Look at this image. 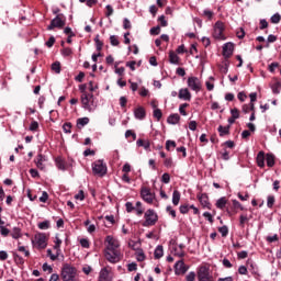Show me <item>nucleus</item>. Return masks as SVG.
Listing matches in <instances>:
<instances>
[{
	"label": "nucleus",
	"instance_id": "2eb2a0df",
	"mask_svg": "<svg viewBox=\"0 0 281 281\" xmlns=\"http://www.w3.org/2000/svg\"><path fill=\"white\" fill-rule=\"evenodd\" d=\"M98 281H113V278L111 277V271L109 270V268L104 267L100 270Z\"/></svg>",
	"mask_w": 281,
	"mask_h": 281
},
{
	"label": "nucleus",
	"instance_id": "a19ab883",
	"mask_svg": "<svg viewBox=\"0 0 281 281\" xmlns=\"http://www.w3.org/2000/svg\"><path fill=\"white\" fill-rule=\"evenodd\" d=\"M272 92L278 94L280 93V89H281V83L280 82H276L271 86Z\"/></svg>",
	"mask_w": 281,
	"mask_h": 281
},
{
	"label": "nucleus",
	"instance_id": "ea45409f",
	"mask_svg": "<svg viewBox=\"0 0 281 281\" xmlns=\"http://www.w3.org/2000/svg\"><path fill=\"white\" fill-rule=\"evenodd\" d=\"M179 210H180V214H188L190 212V205L182 204L180 205Z\"/></svg>",
	"mask_w": 281,
	"mask_h": 281
},
{
	"label": "nucleus",
	"instance_id": "0e129e2a",
	"mask_svg": "<svg viewBox=\"0 0 281 281\" xmlns=\"http://www.w3.org/2000/svg\"><path fill=\"white\" fill-rule=\"evenodd\" d=\"M75 80H76L77 82H82V80H85V72H83V71H80V72L78 74V76L75 77Z\"/></svg>",
	"mask_w": 281,
	"mask_h": 281
},
{
	"label": "nucleus",
	"instance_id": "f257e3e1",
	"mask_svg": "<svg viewBox=\"0 0 281 281\" xmlns=\"http://www.w3.org/2000/svg\"><path fill=\"white\" fill-rule=\"evenodd\" d=\"M76 276H78V271L76 270V267H74L69 263H64V266L61 268V280L63 281H78Z\"/></svg>",
	"mask_w": 281,
	"mask_h": 281
},
{
	"label": "nucleus",
	"instance_id": "e433bc0d",
	"mask_svg": "<svg viewBox=\"0 0 281 281\" xmlns=\"http://www.w3.org/2000/svg\"><path fill=\"white\" fill-rule=\"evenodd\" d=\"M110 43L113 47H117V45H120V40L117 38L116 35H111Z\"/></svg>",
	"mask_w": 281,
	"mask_h": 281
},
{
	"label": "nucleus",
	"instance_id": "69168bd1",
	"mask_svg": "<svg viewBox=\"0 0 281 281\" xmlns=\"http://www.w3.org/2000/svg\"><path fill=\"white\" fill-rule=\"evenodd\" d=\"M63 128L65 133H71V123H65Z\"/></svg>",
	"mask_w": 281,
	"mask_h": 281
},
{
	"label": "nucleus",
	"instance_id": "4c0bfd02",
	"mask_svg": "<svg viewBox=\"0 0 281 281\" xmlns=\"http://www.w3.org/2000/svg\"><path fill=\"white\" fill-rule=\"evenodd\" d=\"M60 245H63V239L59 238L58 236L55 237V246L54 249H56L57 251H60Z\"/></svg>",
	"mask_w": 281,
	"mask_h": 281
},
{
	"label": "nucleus",
	"instance_id": "6ab92c4d",
	"mask_svg": "<svg viewBox=\"0 0 281 281\" xmlns=\"http://www.w3.org/2000/svg\"><path fill=\"white\" fill-rule=\"evenodd\" d=\"M134 115L136 120H144L146 117V110L144 108L139 106L134 111Z\"/></svg>",
	"mask_w": 281,
	"mask_h": 281
},
{
	"label": "nucleus",
	"instance_id": "5701e85b",
	"mask_svg": "<svg viewBox=\"0 0 281 281\" xmlns=\"http://www.w3.org/2000/svg\"><path fill=\"white\" fill-rule=\"evenodd\" d=\"M229 128H231L229 125H227V126L220 125L217 127V131L220 133V137H225V135H229Z\"/></svg>",
	"mask_w": 281,
	"mask_h": 281
},
{
	"label": "nucleus",
	"instance_id": "052dcab7",
	"mask_svg": "<svg viewBox=\"0 0 281 281\" xmlns=\"http://www.w3.org/2000/svg\"><path fill=\"white\" fill-rule=\"evenodd\" d=\"M173 255L178 256V258H183V256H186V252L183 250H178L177 248H175Z\"/></svg>",
	"mask_w": 281,
	"mask_h": 281
},
{
	"label": "nucleus",
	"instance_id": "13d9d810",
	"mask_svg": "<svg viewBox=\"0 0 281 281\" xmlns=\"http://www.w3.org/2000/svg\"><path fill=\"white\" fill-rule=\"evenodd\" d=\"M164 165L166 166V168H172V166H175V164L172 162V158H166Z\"/></svg>",
	"mask_w": 281,
	"mask_h": 281
},
{
	"label": "nucleus",
	"instance_id": "cd10ccee",
	"mask_svg": "<svg viewBox=\"0 0 281 281\" xmlns=\"http://www.w3.org/2000/svg\"><path fill=\"white\" fill-rule=\"evenodd\" d=\"M89 124V117H81L77 120V128H85Z\"/></svg>",
	"mask_w": 281,
	"mask_h": 281
},
{
	"label": "nucleus",
	"instance_id": "de8ad7c7",
	"mask_svg": "<svg viewBox=\"0 0 281 281\" xmlns=\"http://www.w3.org/2000/svg\"><path fill=\"white\" fill-rule=\"evenodd\" d=\"M274 203H276V196L269 195L268 200H267V206L271 209V207H273Z\"/></svg>",
	"mask_w": 281,
	"mask_h": 281
},
{
	"label": "nucleus",
	"instance_id": "79ce46f5",
	"mask_svg": "<svg viewBox=\"0 0 281 281\" xmlns=\"http://www.w3.org/2000/svg\"><path fill=\"white\" fill-rule=\"evenodd\" d=\"M18 251L24 254L25 258H30V250L25 249V246H19Z\"/></svg>",
	"mask_w": 281,
	"mask_h": 281
},
{
	"label": "nucleus",
	"instance_id": "f3484780",
	"mask_svg": "<svg viewBox=\"0 0 281 281\" xmlns=\"http://www.w3.org/2000/svg\"><path fill=\"white\" fill-rule=\"evenodd\" d=\"M90 102L91 101H90L89 97L87 95V93H83L81 95V103H82L83 109H86V111H93V108L91 106Z\"/></svg>",
	"mask_w": 281,
	"mask_h": 281
},
{
	"label": "nucleus",
	"instance_id": "f704fd0d",
	"mask_svg": "<svg viewBox=\"0 0 281 281\" xmlns=\"http://www.w3.org/2000/svg\"><path fill=\"white\" fill-rule=\"evenodd\" d=\"M177 148V143L175 140H167L166 142V150H172Z\"/></svg>",
	"mask_w": 281,
	"mask_h": 281
},
{
	"label": "nucleus",
	"instance_id": "c03bdc74",
	"mask_svg": "<svg viewBox=\"0 0 281 281\" xmlns=\"http://www.w3.org/2000/svg\"><path fill=\"white\" fill-rule=\"evenodd\" d=\"M231 117L238 120V117H240V112L238 111V109L234 108L231 110Z\"/></svg>",
	"mask_w": 281,
	"mask_h": 281
},
{
	"label": "nucleus",
	"instance_id": "3c124183",
	"mask_svg": "<svg viewBox=\"0 0 281 281\" xmlns=\"http://www.w3.org/2000/svg\"><path fill=\"white\" fill-rule=\"evenodd\" d=\"M187 281H195L196 280V273L195 272H189L186 277Z\"/></svg>",
	"mask_w": 281,
	"mask_h": 281
},
{
	"label": "nucleus",
	"instance_id": "4be33fe9",
	"mask_svg": "<svg viewBox=\"0 0 281 281\" xmlns=\"http://www.w3.org/2000/svg\"><path fill=\"white\" fill-rule=\"evenodd\" d=\"M136 146L138 147H143L145 150H150V140H144L142 138H139L137 142H136Z\"/></svg>",
	"mask_w": 281,
	"mask_h": 281
},
{
	"label": "nucleus",
	"instance_id": "2f4dec72",
	"mask_svg": "<svg viewBox=\"0 0 281 281\" xmlns=\"http://www.w3.org/2000/svg\"><path fill=\"white\" fill-rule=\"evenodd\" d=\"M55 164H56L58 170H66L65 160H63V158L57 157V158L55 159Z\"/></svg>",
	"mask_w": 281,
	"mask_h": 281
},
{
	"label": "nucleus",
	"instance_id": "393cba45",
	"mask_svg": "<svg viewBox=\"0 0 281 281\" xmlns=\"http://www.w3.org/2000/svg\"><path fill=\"white\" fill-rule=\"evenodd\" d=\"M154 257L156 260H159V258H164V246L159 245L156 247L154 251Z\"/></svg>",
	"mask_w": 281,
	"mask_h": 281
},
{
	"label": "nucleus",
	"instance_id": "bf43d9fd",
	"mask_svg": "<svg viewBox=\"0 0 281 281\" xmlns=\"http://www.w3.org/2000/svg\"><path fill=\"white\" fill-rule=\"evenodd\" d=\"M54 43H56V37L50 36L46 42V47H54Z\"/></svg>",
	"mask_w": 281,
	"mask_h": 281
},
{
	"label": "nucleus",
	"instance_id": "774afa93",
	"mask_svg": "<svg viewBox=\"0 0 281 281\" xmlns=\"http://www.w3.org/2000/svg\"><path fill=\"white\" fill-rule=\"evenodd\" d=\"M38 130V122L33 121L30 125V131H37Z\"/></svg>",
	"mask_w": 281,
	"mask_h": 281
},
{
	"label": "nucleus",
	"instance_id": "9b49d317",
	"mask_svg": "<svg viewBox=\"0 0 281 281\" xmlns=\"http://www.w3.org/2000/svg\"><path fill=\"white\" fill-rule=\"evenodd\" d=\"M105 243H106V246L104 250L106 251H111L113 249H120V240H117L115 237L111 235H108L105 237Z\"/></svg>",
	"mask_w": 281,
	"mask_h": 281
},
{
	"label": "nucleus",
	"instance_id": "58836bf2",
	"mask_svg": "<svg viewBox=\"0 0 281 281\" xmlns=\"http://www.w3.org/2000/svg\"><path fill=\"white\" fill-rule=\"evenodd\" d=\"M52 70L55 71V74H60V63L59 61L53 63Z\"/></svg>",
	"mask_w": 281,
	"mask_h": 281
},
{
	"label": "nucleus",
	"instance_id": "c9c22d12",
	"mask_svg": "<svg viewBox=\"0 0 281 281\" xmlns=\"http://www.w3.org/2000/svg\"><path fill=\"white\" fill-rule=\"evenodd\" d=\"M218 232L223 238H226L227 234H229V228L224 225L218 228Z\"/></svg>",
	"mask_w": 281,
	"mask_h": 281
},
{
	"label": "nucleus",
	"instance_id": "1a4fd4ad",
	"mask_svg": "<svg viewBox=\"0 0 281 281\" xmlns=\"http://www.w3.org/2000/svg\"><path fill=\"white\" fill-rule=\"evenodd\" d=\"M33 245L37 247V249H45L47 247V236L45 233H38L35 235Z\"/></svg>",
	"mask_w": 281,
	"mask_h": 281
},
{
	"label": "nucleus",
	"instance_id": "49530a36",
	"mask_svg": "<svg viewBox=\"0 0 281 281\" xmlns=\"http://www.w3.org/2000/svg\"><path fill=\"white\" fill-rule=\"evenodd\" d=\"M270 21H271V23H280V21H281V15H280V13H276V14H273L271 18H270Z\"/></svg>",
	"mask_w": 281,
	"mask_h": 281
},
{
	"label": "nucleus",
	"instance_id": "0eeeda50",
	"mask_svg": "<svg viewBox=\"0 0 281 281\" xmlns=\"http://www.w3.org/2000/svg\"><path fill=\"white\" fill-rule=\"evenodd\" d=\"M92 172L98 175V177H104L106 175V165L102 160L94 161L92 164Z\"/></svg>",
	"mask_w": 281,
	"mask_h": 281
},
{
	"label": "nucleus",
	"instance_id": "4d7b16f0",
	"mask_svg": "<svg viewBox=\"0 0 281 281\" xmlns=\"http://www.w3.org/2000/svg\"><path fill=\"white\" fill-rule=\"evenodd\" d=\"M125 207H126V212L128 214H131V212H133V210H135V206H133V202H126Z\"/></svg>",
	"mask_w": 281,
	"mask_h": 281
},
{
	"label": "nucleus",
	"instance_id": "423d86ee",
	"mask_svg": "<svg viewBox=\"0 0 281 281\" xmlns=\"http://www.w3.org/2000/svg\"><path fill=\"white\" fill-rule=\"evenodd\" d=\"M223 32H225V24L217 21L214 25L213 37H215L216 41H225V35Z\"/></svg>",
	"mask_w": 281,
	"mask_h": 281
},
{
	"label": "nucleus",
	"instance_id": "4468645a",
	"mask_svg": "<svg viewBox=\"0 0 281 281\" xmlns=\"http://www.w3.org/2000/svg\"><path fill=\"white\" fill-rule=\"evenodd\" d=\"M179 100H184L187 102H190L192 100V93L188 88H181L178 92Z\"/></svg>",
	"mask_w": 281,
	"mask_h": 281
},
{
	"label": "nucleus",
	"instance_id": "aec40b11",
	"mask_svg": "<svg viewBox=\"0 0 281 281\" xmlns=\"http://www.w3.org/2000/svg\"><path fill=\"white\" fill-rule=\"evenodd\" d=\"M180 121H181V116L179 114H171L167 119V123L172 125L179 124Z\"/></svg>",
	"mask_w": 281,
	"mask_h": 281
},
{
	"label": "nucleus",
	"instance_id": "c85d7f7f",
	"mask_svg": "<svg viewBox=\"0 0 281 281\" xmlns=\"http://www.w3.org/2000/svg\"><path fill=\"white\" fill-rule=\"evenodd\" d=\"M13 260L16 265H25V260L16 251H12Z\"/></svg>",
	"mask_w": 281,
	"mask_h": 281
},
{
	"label": "nucleus",
	"instance_id": "a18cd8bd",
	"mask_svg": "<svg viewBox=\"0 0 281 281\" xmlns=\"http://www.w3.org/2000/svg\"><path fill=\"white\" fill-rule=\"evenodd\" d=\"M38 229H49V221H44V222H41L38 225H37Z\"/></svg>",
	"mask_w": 281,
	"mask_h": 281
},
{
	"label": "nucleus",
	"instance_id": "b1692460",
	"mask_svg": "<svg viewBox=\"0 0 281 281\" xmlns=\"http://www.w3.org/2000/svg\"><path fill=\"white\" fill-rule=\"evenodd\" d=\"M169 63H171V65H179V55H177V53L170 50L169 52Z\"/></svg>",
	"mask_w": 281,
	"mask_h": 281
},
{
	"label": "nucleus",
	"instance_id": "5fc2aeb1",
	"mask_svg": "<svg viewBox=\"0 0 281 281\" xmlns=\"http://www.w3.org/2000/svg\"><path fill=\"white\" fill-rule=\"evenodd\" d=\"M132 25H131V20H128L127 18H125L123 20V29L124 30H131Z\"/></svg>",
	"mask_w": 281,
	"mask_h": 281
},
{
	"label": "nucleus",
	"instance_id": "ddd939ff",
	"mask_svg": "<svg viewBox=\"0 0 281 281\" xmlns=\"http://www.w3.org/2000/svg\"><path fill=\"white\" fill-rule=\"evenodd\" d=\"M188 267L186 266V262H183V259L179 260L175 265V273L176 276H183L187 273Z\"/></svg>",
	"mask_w": 281,
	"mask_h": 281
},
{
	"label": "nucleus",
	"instance_id": "20e7f679",
	"mask_svg": "<svg viewBox=\"0 0 281 281\" xmlns=\"http://www.w3.org/2000/svg\"><path fill=\"white\" fill-rule=\"evenodd\" d=\"M198 281H214V277L210 272V268L206 266H201L198 269Z\"/></svg>",
	"mask_w": 281,
	"mask_h": 281
},
{
	"label": "nucleus",
	"instance_id": "6e6552de",
	"mask_svg": "<svg viewBox=\"0 0 281 281\" xmlns=\"http://www.w3.org/2000/svg\"><path fill=\"white\" fill-rule=\"evenodd\" d=\"M65 15L58 14L50 21V24L47 26V30L52 31L55 27H58V30H63V27H65Z\"/></svg>",
	"mask_w": 281,
	"mask_h": 281
},
{
	"label": "nucleus",
	"instance_id": "72a5a7b5",
	"mask_svg": "<svg viewBox=\"0 0 281 281\" xmlns=\"http://www.w3.org/2000/svg\"><path fill=\"white\" fill-rule=\"evenodd\" d=\"M11 236H12V238H15V239H19V238H21V228H19V227H14L13 229H12V232H11Z\"/></svg>",
	"mask_w": 281,
	"mask_h": 281
},
{
	"label": "nucleus",
	"instance_id": "473e14b6",
	"mask_svg": "<svg viewBox=\"0 0 281 281\" xmlns=\"http://www.w3.org/2000/svg\"><path fill=\"white\" fill-rule=\"evenodd\" d=\"M245 223H249V217L245 214L239 216V227L245 228Z\"/></svg>",
	"mask_w": 281,
	"mask_h": 281
},
{
	"label": "nucleus",
	"instance_id": "680f3d73",
	"mask_svg": "<svg viewBox=\"0 0 281 281\" xmlns=\"http://www.w3.org/2000/svg\"><path fill=\"white\" fill-rule=\"evenodd\" d=\"M162 183H170V173H164L161 177Z\"/></svg>",
	"mask_w": 281,
	"mask_h": 281
},
{
	"label": "nucleus",
	"instance_id": "338daca9",
	"mask_svg": "<svg viewBox=\"0 0 281 281\" xmlns=\"http://www.w3.org/2000/svg\"><path fill=\"white\" fill-rule=\"evenodd\" d=\"M127 270L128 271H137V263H135V262L128 263Z\"/></svg>",
	"mask_w": 281,
	"mask_h": 281
},
{
	"label": "nucleus",
	"instance_id": "c756f323",
	"mask_svg": "<svg viewBox=\"0 0 281 281\" xmlns=\"http://www.w3.org/2000/svg\"><path fill=\"white\" fill-rule=\"evenodd\" d=\"M227 205V199L226 198H221L216 201V207L218 210H224V207Z\"/></svg>",
	"mask_w": 281,
	"mask_h": 281
},
{
	"label": "nucleus",
	"instance_id": "bb28decb",
	"mask_svg": "<svg viewBox=\"0 0 281 281\" xmlns=\"http://www.w3.org/2000/svg\"><path fill=\"white\" fill-rule=\"evenodd\" d=\"M179 201H181V192H179V190H175L172 193V204L179 205Z\"/></svg>",
	"mask_w": 281,
	"mask_h": 281
},
{
	"label": "nucleus",
	"instance_id": "39448f33",
	"mask_svg": "<svg viewBox=\"0 0 281 281\" xmlns=\"http://www.w3.org/2000/svg\"><path fill=\"white\" fill-rule=\"evenodd\" d=\"M187 85L191 91H195V93H199L201 89H203V83H201V79L198 77H189L187 80Z\"/></svg>",
	"mask_w": 281,
	"mask_h": 281
},
{
	"label": "nucleus",
	"instance_id": "37998d69",
	"mask_svg": "<svg viewBox=\"0 0 281 281\" xmlns=\"http://www.w3.org/2000/svg\"><path fill=\"white\" fill-rule=\"evenodd\" d=\"M188 106H190V104L188 103H183L179 106V113H181L182 115H188V112H186V109H188Z\"/></svg>",
	"mask_w": 281,
	"mask_h": 281
},
{
	"label": "nucleus",
	"instance_id": "a878e982",
	"mask_svg": "<svg viewBox=\"0 0 281 281\" xmlns=\"http://www.w3.org/2000/svg\"><path fill=\"white\" fill-rule=\"evenodd\" d=\"M257 165L259 168H265V151H259L257 155Z\"/></svg>",
	"mask_w": 281,
	"mask_h": 281
},
{
	"label": "nucleus",
	"instance_id": "412c9836",
	"mask_svg": "<svg viewBox=\"0 0 281 281\" xmlns=\"http://www.w3.org/2000/svg\"><path fill=\"white\" fill-rule=\"evenodd\" d=\"M266 162L268 168H273L276 166V156L273 154H267Z\"/></svg>",
	"mask_w": 281,
	"mask_h": 281
},
{
	"label": "nucleus",
	"instance_id": "7ed1b4c3",
	"mask_svg": "<svg viewBox=\"0 0 281 281\" xmlns=\"http://www.w3.org/2000/svg\"><path fill=\"white\" fill-rule=\"evenodd\" d=\"M103 254L104 258L108 262H111V265H117V262L122 260V252L120 249L104 250Z\"/></svg>",
	"mask_w": 281,
	"mask_h": 281
},
{
	"label": "nucleus",
	"instance_id": "e2e57ef3",
	"mask_svg": "<svg viewBox=\"0 0 281 281\" xmlns=\"http://www.w3.org/2000/svg\"><path fill=\"white\" fill-rule=\"evenodd\" d=\"M1 236H8L10 234V229L5 228V226H0Z\"/></svg>",
	"mask_w": 281,
	"mask_h": 281
},
{
	"label": "nucleus",
	"instance_id": "09e8293b",
	"mask_svg": "<svg viewBox=\"0 0 281 281\" xmlns=\"http://www.w3.org/2000/svg\"><path fill=\"white\" fill-rule=\"evenodd\" d=\"M149 32H150L151 35L157 36V35L160 34L161 27H159V26H154V27L150 29Z\"/></svg>",
	"mask_w": 281,
	"mask_h": 281
},
{
	"label": "nucleus",
	"instance_id": "6e6d98bb",
	"mask_svg": "<svg viewBox=\"0 0 281 281\" xmlns=\"http://www.w3.org/2000/svg\"><path fill=\"white\" fill-rule=\"evenodd\" d=\"M47 199H49V194L46 191H43L42 196L40 198L41 203H47Z\"/></svg>",
	"mask_w": 281,
	"mask_h": 281
},
{
	"label": "nucleus",
	"instance_id": "f03ea898",
	"mask_svg": "<svg viewBox=\"0 0 281 281\" xmlns=\"http://www.w3.org/2000/svg\"><path fill=\"white\" fill-rule=\"evenodd\" d=\"M145 221L143 222V227H153L157 225V221H159V215L153 209H148L144 214Z\"/></svg>",
	"mask_w": 281,
	"mask_h": 281
},
{
	"label": "nucleus",
	"instance_id": "864d4df0",
	"mask_svg": "<svg viewBox=\"0 0 281 281\" xmlns=\"http://www.w3.org/2000/svg\"><path fill=\"white\" fill-rule=\"evenodd\" d=\"M80 245H81V247H83L85 249H89V247H90L89 239H87V238L80 239Z\"/></svg>",
	"mask_w": 281,
	"mask_h": 281
},
{
	"label": "nucleus",
	"instance_id": "a211bd4d",
	"mask_svg": "<svg viewBox=\"0 0 281 281\" xmlns=\"http://www.w3.org/2000/svg\"><path fill=\"white\" fill-rule=\"evenodd\" d=\"M45 161H47V158L43 154L37 155L35 164L40 170H45Z\"/></svg>",
	"mask_w": 281,
	"mask_h": 281
},
{
	"label": "nucleus",
	"instance_id": "603ef678",
	"mask_svg": "<svg viewBox=\"0 0 281 281\" xmlns=\"http://www.w3.org/2000/svg\"><path fill=\"white\" fill-rule=\"evenodd\" d=\"M63 56H71L74 54V50H71L70 47L63 48L61 50Z\"/></svg>",
	"mask_w": 281,
	"mask_h": 281
},
{
	"label": "nucleus",
	"instance_id": "9d476101",
	"mask_svg": "<svg viewBox=\"0 0 281 281\" xmlns=\"http://www.w3.org/2000/svg\"><path fill=\"white\" fill-rule=\"evenodd\" d=\"M140 196L143 201H145V203H148L149 205H151L153 201H155V193H153L150 189L146 187H143L140 189Z\"/></svg>",
	"mask_w": 281,
	"mask_h": 281
},
{
	"label": "nucleus",
	"instance_id": "f8f14e48",
	"mask_svg": "<svg viewBox=\"0 0 281 281\" xmlns=\"http://www.w3.org/2000/svg\"><path fill=\"white\" fill-rule=\"evenodd\" d=\"M196 198L201 203L202 207L206 210H212V204L210 203V198L207 196L206 193H199Z\"/></svg>",
	"mask_w": 281,
	"mask_h": 281
},
{
	"label": "nucleus",
	"instance_id": "dca6fc26",
	"mask_svg": "<svg viewBox=\"0 0 281 281\" xmlns=\"http://www.w3.org/2000/svg\"><path fill=\"white\" fill-rule=\"evenodd\" d=\"M234 54V43L228 42L224 44L223 46V56L224 58H231V56Z\"/></svg>",
	"mask_w": 281,
	"mask_h": 281
},
{
	"label": "nucleus",
	"instance_id": "8fccbe9b",
	"mask_svg": "<svg viewBox=\"0 0 281 281\" xmlns=\"http://www.w3.org/2000/svg\"><path fill=\"white\" fill-rule=\"evenodd\" d=\"M162 116L164 113H161L159 109L154 110V117H156L157 122H159V120H161Z\"/></svg>",
	"mask_w": 281,
	"mask_h": 281
},
{
	"label": "nucleus",
	"instance_id": "7c9ffc66",
	"mask_svg": "<svg viewBox=\"0 0 281 281\" xmlns=\"http://www.w3.org/2000/svg\"><path fill=\"white\" fill-rule=\"evenodd\" d=\"M136 260L137 262H144V260H146V255L144 254L143 249H138L136 251Z\"/></svg>",
	"mask_w": 281,
	"mask_h": 281
}]
</instances>
